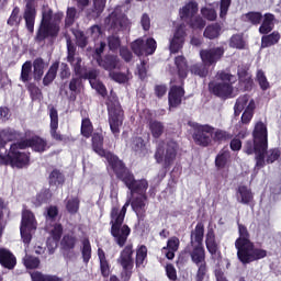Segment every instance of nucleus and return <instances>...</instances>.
Masks as SVG:
<instances>
[{
  "label": "nucleus",
  "instance_id": "f257e3e1",
  "mask_svg": "<svg viewBox=\"0 0 281 281\" xmlns=\"http://www.w3.org/2000/svg\"><path fill=\"white\" fill-rule=\"evenodd\" d=\"M138 181H145L146 187L142 191H133L127 188L131 194H137L132 200L126 201L125 204L120 207L113 206L110 212V234L117 247H124L117 259L119 265L124 269V271H131L133 269L135 261L133 259V255L135 254V249H133V244L128 243V236H131L132 229L127 224H124V220L126 218V211L128 210V205H131L133 212H135L138 222L145 221L146 218V203H148V180L142 178Z\"/></svg>",
  "mask_w": 281,
  "mask_h": 281
},
{
  "label": "nucleus",
  "instance_id": "f03ea898",
  "mask_svg": "<svg viewBox=\"0 0 281 281\" xmlns=\"http://www.w3.org/2000/svg\"><path fill=\"white\" fill-rule=\"evenodd\" d=\"M91 146L93 153L99 157H104L108 161V168L113 172L117 181H121L132 192H140L146 189L145 180H136L133 170L126 167V162L112 151L104 149V135L95 132L91 135Z\"/></svg>",
  "mask_w": 281,
  "mask_h": 281
},
{
  "label": "nucleus",
  "instance_id": "7ed1b4c3",
  "mask_svg": "<svg viewBox=\"0 0 281 281\" xmlns=\"http://www.w3.org/2000/svg\"><path fill=\"white\" fill-rule=\"evenodd\" d=\"M238 238L235 240V249H237V259L241 265H251L267 258V250L256 247L251 241L249 229L244 224H238Z\"/></svg>",
  "mask_w": 281,
  "mask_h": 281
},
{
  "label": "nucleus",
  "instance_id": "20e7f679",
  "mask_svg": "<svg viewBox=\"0 0 281 281\" xmlns=\"http://www.w3.org/2000/svg\"><path fill=\"white\" fill-rule=\"evenodd\" d=\"M269 149V132L267 131V125L259 121L256 123L252 131V140L249 139L244 145V153L246 155H256V168L260 170L267 166V160L265 156Z\"/></svg>",
  "mask_w": 281,
  "mask_h": 281
},
{
  "label": "nucleus",
  "instance_id": "39448f33",
  "mask_svg": "<svg viewBox=\"0 0 281 281\" xmlns=\"http://www.w3.org/2000/svg\"><path fill=\"white\" fill-rule=\"evenodd\" d=\"M178 153L179 143H177V140H160L156 147L154 159L156 160V164H162V168L168 170L177 160Z\"/></svg>",
  "mask_w": 281,
  "mask_h": 281
},
{
  "label": "nucleus",
  "instance_id": "423d86ee",
  "mask_svg": "<svg viewBox=\"0 0 281 281\" xmlns=\"http://www.w3.org/2000/svg\"><path fill=\"white\" fill-rule=\"evenodd\" d=\"M184 251L190 256L191 262L198 268L194 280L205 281V278H207V271H210L207 268L205 246H187Z\"/></svg>",
  "mask_w": 281,
  "mask_h": 281
},
{
  "label": "nucleus",
  "instance_id": "0eeeda50",
  "mask_svg": "<svg viewBox=\"0 0 281 281\" xmlns=\"http://www.w3.org/2000/svg\"><path fill=\"white\" fill-rule=\"evenodd\" d=\"M108 106V121L112 135L117 139L120 137V127L124 124V110L117 100H109Z\"/></svg>",
  "mask_w": 281,
  "mask_h": 281
},
{
  "label": "nucleus",
  "instance_id": "6e6552de",
  "mask_svg": "<svg viewBox=\"0 0 281 281\" xmlns=\"http://www.w3.org/2000/svg\"><path fill=\"white\" fill-rule=\"evenodd\" d=\"M15 166V168H25L30 164V154H25L16 149V145H11L7 153L0 151L1 166Z\"/></svg>",
  "mask_w": 281,
  "mask_h": 281
},
{
  "label": "nucleus",
  "instance_id": "1a4fd4ad",
  "mask_svg": "<svg viewBox=\"0 0 281 281\" xmlns=\"http://www.w3.org/2000/svg\"><path fill=\"white\" fill-rule=\"evenodd\" d=\"M193 134L192 139L196 146L201 148H207V146H212L213 135H214V126L210 124H199L193 123L192 125Z\"/></svg>",
  "mask_w": 281,
  "mask_h": 281
},
{
  "label": "nucleus",
  "instance_id": "9d476101",
  "mask_svg": "<svg viewBox=\"0 0 281 281\" xmlns=\"http://www.w3.org/2000/svg\"><path fill=\"white\" fill-rule=\"evenodd\" d=\"M104 24L112 32H124L127 27H131V20L121 11V9H114L105 19Z\"/></svg>",
  "mask_w": 281,
  "mask_h": 281
},
{
  "label": "nucleus",
  "instance_id": "9b49d317",
  "mask_svg": "<svg viewBox=\"0 0 281 281\" xmlns=\"http://www.w3.org/2000/svg\"><path fill=\"white\" fill-rule=\"evenodd\" d=\"M205 247L211 256V259L221 262L223 260V252H221V244L216 240V233L214 228H209L205 235Z\"/></svg>",
  "mask_w": 281,
  "mask_h": 281
},
{
  "label": "nucleus",
  "instance_id": "f8f14e48",
  "mask_svg": "<svg viewBox=\"0 0 281 281\" xmlns=\"http://www.w3.org/2000/svg\"><path fill=\"white\" fill-rule=\"evenodd\" d=\"M209 92L215 98H221L222 100H228L234 93V86L229 82L221 81H210L209 82Z\"/></svg>",
  "mask_w": 281,
  "mask_h": 281
},
{
  "label": "nucleus",
  "instance_id": "ddd939ff",
  "mask_svg": "<svg viewBox=\"0 0 281 281\" xmlns=\"http://www.w3.org/2000/svg\"><path fill=\"white\" fill-rule=\"evenodd\" d=\"M58 34H60V25L40 24L34 41L35 43H45L47 38H58Z\"/></svg>",
  "mask_w": 281,
  "mask_h": 281
},
{
  "label": "nucleus",
  "instance_id": "4468645a",
  "mask_svg": "<svg viewBox=\"0 0 281 281\" xmlns=\"http://www.w3.org/2000/svg\"><path fill=\"white\" fill-rule=\"evenodd\" d=\"M23 19L29 34H34V25H36V0H25Z\"/></svg>",
  "mask_w": 281,
  "mask_h": 281
},
{
  "label": "nucleus",
  "instance_id": "2eb2a0df",
  "mask_svg": "<svg viewBox=\"0 0 281 281\" xmlns=\"http://www.w3.org/2000/svg\"><path fill=\"white\" fill-rule=\"evenodd\" d=\"M225 49L223 47H214L200 50V57L204 65L212 67L223 58Z\"/></svg>",
  "mask_w": 281,
  "mask_h": 281
},
{
  "label": "nucleus",
  "instance_id": "dca6fc26",
  "mask_svg": "<svg viewBox=\"0 0 281 281\" xmlns=\"http://www.w3.org/2000/svg\"><path fill=\"white\" fill-rule=\"evenodd\" d=\"M186 36H188V34L186 33V25L180 24L179 26H177L173 33V37L170 40L169 50L171 52V54H179V50L183 49Z\"/></svg>",
  "mask_w": 281,
  "mask_h": 281
},
{
  "label": "nucleus",
  "instance_id": "f3484780",
  "mask_svg": "<svg viewBox=\"0 0 281 281\" xmlns=\"http://www.w3.org/2000/svg\"><path fill=\"white\" fill-rule=\"evenodd\" d=\"M60 245L64 251V257L71 260L76 255L74 249H76V246L78 245V237L74 233L65 234L61 238Z\"/></svg>",
  "mask_w": 281,
  "mask_h": 281
},
{
  "label": "nucleus",
  "instance_id": "a211bd4d",
  "mask_svg": "<svg viewBox=\"0 0 281 281\" xmlns=\"http://www.w3.org/2000/svg\"><path fill=\"white\" fill-rule=\"evenodd\" d=\"M178 85L179 86H171L169 90V106H171L172 109H177V106H180L183 95H186V89H183L184 85Z\"/></svg>",
  "mask_w": 281,
  "mask_h": 281
},
{
  "label": "nucleus",
  "instance_id": "6ab92c4d",
  "mask_svg": "<svg viewBox=\"0 0 281 281\" xmlns=\"http://www.w3.org/2000/svg\"><path fill=\"white\" fill-rule=\"evenodd\" d=\"M49 109V117H50V137L56 142H65V136L58 133V110L50 105Z\"/></svg>",
  "mask_w": 281,
  "mask_h": 281
},
{
  "label": "nucleus",
  "instance_id": "aec40b11",
  "mask_svg": "<svg viewBox=\"0 0 281 281\" xmlns=\"http://www.w3.org/2000/svg\"><path fill=\"white\" fill-rule=\"evenodd\" d=\"M199 13V2L191 0L179 9V16L181 21L188 22Z\"/></svg>",
  "mask_w": 281,
  "mask_h": 281
},
{
  "label": "nucleus",
  "instance_id": "412c9836",
  "mask_svg": "<svg viewBox=\"0 0 281 281\" xmlns=\"http://www.w3.org/2000/svg\"><path fill=\"white\" fill-rule=\"evenodd\" d=\"M19 139V132L12 127L0 130V153H8L5 145L8 142H14Z\"/></svg>",
  "mask_w": 281,
  "mask_h": 281
},
{
  "label": "nucleus",
  "instance_id": "4be33fe9",
  "mask_svg": "<svg viewBox=\"0 0 281 281\" xmlns=\"http://www.w3.org/2000/svg\"><path fill=\"white\" fill-rule=\"evenodd\" d=\"M175 65L177 67L178 71V78L179 81L176 80L173 82H177L178 85H186V78H188V74L190 69L188 68V59H186L183 56H177L175 58Z\"/></svg>",
  "mask_w": 281,
  "mask_h": 281
},
{
  "label": "nucleus",
  "instance_id": "5701e85b",
  "mask_svg": "<svg viewBox=\"0 0 281 281\" xmlns=\"http://www.w3.org/2000/svg\"><path fill=\"white\" fill-rule=\"evenodd\" d=\"M236 196L238 203H241L243 205H251V203H254V191L245 184L237 187Z\"/></svg>",
  "mask_w": 281,
  "mask_h": 281
},
{
  "label": "nucleus",
  "instance_id": "b1692460",
  "mask_svg": "<svg viewBox=\"0 0 281 281\" xmlns=\"http://www.w3.org/2000/svg\"><path fill=\"white\" fill-rule=\"evenodd\" d=\"M0 265L3 269L12 271L16 267V256L7 248H0Z\"/></svg>",
  "mask_w": 281,
  "mask_h": 281
},
{
  "label": "nucleus",
  "instance_id": "393cba45",
  "mask_svg": "<svg viewBox=\"0 0 281 281\" xmlns=\"http://www.w3.org/2000/svg\"><path fill=\"white\" fill-rule=\"evenodd\" d=\"M203 238H205V225H203V222H199L195 228L191 231L188 246H203Z\"/></svg>",
  "mask_w": 281,
  "mask_h": 281
},
{
  "label": "nucleus",
  "instance_id": "a878e982",
  "mask_svg": "<svg viewBox=\"0 0 281 281\" xmlns=\"http://www.w3.org/2000/svg\"><path fill=\"white\" fill-rule=\"evenodd\" d=\"M130 148L138 157H146L148 155V147L142 136L132 137Z\"/></svg>",
  "mask_w": 281,
  "mask_h": 281
},
{
  "label": "nucleus",
  "instance_id": "bb28decb",
  "mask_svg": "<svg viewBox=\"0 0 281 281\" xmlns=\"http://www.w3.org/2000/svg\"><path fill=\"white\" fill-rule=\"evenodd\" d=\"M99 67L105 69V71H113L117 69V65H120V57L117 55L108 54L103 58L97 59Z\"/></svg>",
  "mask_w": 281,
  "mask_h": 281
},
{
  "label": "nucleus",
  "instance_id": "cd10ccee",
  "mask_svg": "<svg viewBox=\"0 0 281 281\" xmlns=\"http://www.w3.org/2000/svg\"><path fill=\"white\" fill-rule=\"evenodd\" d=\"M63 13H55L52 10L45 11L42 14V20L40 22V25H60V22L63 21Z\"/></svg>",
  "mask_w": 281,
  "mask_h": 281
},
{
  "label": "nucleus",
  "instance_id": "c85d7f7f",
  "mask_svg": "<svg viewBox=\"0 0 281 281\" xmlns=\"http://www.w3.org/2000/svg\"><path fill=\"white\" fill-rule=\"evenodd\" d=\"M262 19L261 25L259 26V33L270 34V32H273V27H276V15L273 13H265Z\"/></svg>",
  "mask_w": 281,
  "mask_h": 281
},
{
  "label": "nucleus",
  "instance_id": "c756f323",
  "mask_svg": "<svg viewBox=\"0 0 281 281\" xmlns=\"http://www.w3.org/2000/svg\"><path fill=\"white\" fill-rule=\"evenodd\" d=\"M98 258L100 262V272L103 278H109L111 276V263L106 259V252L104 249L98 248Z\"/></svg>",
  "mask_w": 281,
  "mask_h": 281
},
{
  "label": "nucleus",
  "instance_id": "7c9ffc66",
  "mask_svg": "<svg viewBox=\"0 0 281 281\" xmlns=\"http://www.w3.org/2000/svg\"><path fill=\"white\" fill-rule=\"evenodd\" d=\"M52 196H54V194L52 193V190L44 188V189H41V191L36 194L32 203L33 205H35V207H41V205H45V203H48L49 201H52Z\"/></svg>",
  "mask_w": 281,
  "mask_h": 281
},
{
  "label": "nucleus",
  "instance_id": "2f4dec72",
  "mask_svg": "<svg viewBox=\"0 0 281 281\" xmlns=\"http://www.w3.org/2000/svg\"><path fill=\"white\" fill-rule=\"evenodd\" d=\"M148 128L154 139H159V137H161V135H164L166 131V125H164V122L157 120H149Z\"/></svg>",
  "mask_w": 281,
  "mask_h": 281
},
{
  "label": "nucleus",
  "instance_id": "473e14b6",
  "mask_svg": "<svg viewBox=\"0 0 281 281\" xmlns=\"http://www.w3.org/2000/svg\"><path fill=\"white\" fill-rule=\"evenodd\" d=\"M189 71L192 76H198L199 78H207L210 75V66L202 63H196L190 66Z\"/></svg>",
  "mask_w": 281,
  "mask_h": 281
},
{
  "label": "nucleus",
  "instance_id": "72a5a7b5",
  "mask_svg": "<svg viewBox=\"0 0 281 281\" xmlns=\"http://www.w3.org/2000/svg\"><path fill=\"white\" fill-rule=\"evenodd\" d=\"M31 148L34 153H45L49 147L47 145V139L35 135L31 137Z\"/></svg>",
  "mask_w": 281,
  "mask_h": 281
},
{
  "label": "nucleus",
  "instance_id": "f704fd0d",
  "mask_svg": "<svg viewBox=\"0 0 281 281\" xmlns=\"http://www.w3.org/2000/svg\"><path fill=\"white\" fill-rule=\"evenodd\" d=\"M65 173L60 169H53L48 176L49 186H55L56 188L65 186Z\"/></svg>",
  "mask_w": 281,
  "mask_h": 281
},
{
  "label": "nucleus",
  "instance_id": "c9c22d12",
  "mask_svg": "<svg viewBox=\"0 0 281 281\" xmlns=\"http://www.w3.org/2000/svg\"><path fill=\"white\" fill-rule=\"evenodd\" d=\"M32 66L34 80H42L43 75L45 74V59H43V57H37L33 60Z\"/></svg>",
  "mask_w": 281,
  "mask_h": 281
},
{
  "label": "nucleus",
  "instance_id": "e433bc0d",
  "mask_svg": "<svg viewBox=\"0 0 281 281\" xmlns=\"http://www.w3.org/2000/svg\"><path fill=\"white\" fill-rule=\"evenodd\" d=\"M34 221H36L34 213H32V211L30 210H24L22 212V221H21L20 227L26 228V229H36V225H34Z\"/></svg>",
  "mask_w": 281,
  "mask_h": 281
},
{
  "label": "nucleus",
  "instance_id": "4c0bfd02",
  "mask_svg": "<svg viewBox=\"0 0 281 281\" xmlns=\"http://www.w3.org/2000/svg\"><path fill=\"white\" fill-rule=\"evenodd\" d=\"M58 67H60V63L55 61L50 65L48 71L43 78L44 87H49L54 80H56V76L58 75Z\"/></svg>",
  "mask_w": 281,
  "mask_h": 281
},
{
  "label": "nucleus",
  "instance_id": "58836bf2",
  "mask_svg": "<svg viewBox=\"0 0 281 281\" xmlns=\"http://www.w3.org/2000/svg\"><path fill=\"white\" fill-rule=\"evenodd\" d=\"M232 158V153L229 149H221L217 156L215 157V166L218 170H223L227 166L229 159Z\"/></svg>",
  "mask_w": 281,
  "mask_h": 281
},
{
  "label": "nucleus",
  "instance_id": "ea45409f",
  "mask_svg": "<svg viewBox=\"0 0 281 281\" xmlns=\"http://www.w3.org/2000/svg\"><path fill=\"white\" fill-rule=\"evenodd\" d=\"M93 7L92 10L88 12L90 19H99L106 8V0H92Z\"/></svg>",
  "mask_w": 281,
  "mask_h": 281
},
{
  "label": "nucleus",
  "instance_id": "a19ab883",
  "mask_svg": "<svg viewBox=\"0 0 281 281\" xmlns=\"http://www.w3.org/2000/svg\"><path fill=\"white\" fill-rule=\"evenodd\" d=\"M280 32L274 31L270 34H263V36L261 37V45L262 47H273V45H278V43H280Z\"/></svg>",
  "mask_w": 281,
  "mask_h": 281
},
{
  "label": "nucleus",
  "instance_id": "79ce46f5",
  "mask_svg": "<svg viewBox=\"0 0 281 281\" xmlns=\"http://www.w3.org/2000/svg\"><path fill=\"white\" fill-rule=\"evenodd\" d=\"M221 24H210L205 27L203 36L204 38H209V41H214L215 38H218V36H221Z\"/></svg>",
  "mask_w": 281,
  "mask_h": 281
},
{
  "label": "nucleus",
  "instance_id": "37998d69",
  "mask_svg": "<svg viewBox=\"0 0 281 281\" xmlns=\"http://www.w3.org/2000/svg\"><path fill=\"white\" fill-rule=\"evenodd\" d=\"M81 258L82 262L85 265H89V261L91 260L92 256V249H91V241L89 240V237L83 238L81 241Z\"/></svg>",
  "mask_w": 281,
  "mask_h": 281
},
{
  "label": "nucleus",
  "instance_id": "c03bdc74",
  "mask_svg": "<svg viewBox=\"0 0 281 281\" xmlns=\"http://www.w3.org/2000/svg\"><path fill=\"white\" fill-rule=\"evenodd\" d=\"M82 85V78L81 77H72L69 81V91H71L70 95L68 97V100L70 102H76V98L78 95V88Z\"/></svg>",
  "mask_w": 281,
  "mask_h": 281
},
{
  "label": "nucleus",
  "instance_id": "a18cd8bd",
  "mask_svg": "<svg viewBox=\"0 0 281 281\" xmlns=\"http://www.w3.org/2000/svg\"><path fill=\"white\" fill-rule=\"evenodd\" d=\"M21 21H23V16H21V8L14 7L7 21V25H10V27H19Z\"/></svg>",
  "mask_w": 281,
  "mask_h": 281
},
{
  "label": "nucleus",
  "instance_id": "49530a36",
  "mask_svg": "<svg viewBox=\"0 0 281 281\" xmlns=\"http://www.w3.org/2000/svg\"><path fill=\"white\" fill-rule=\"evenodd\" d=\"M32 281H63V278L54 274H44L41 271H34L31 273Z\"/></svg>",
  "mask_w": 281,
  "mask_h": 281
},
{
  "label": "nucleus",
  "instance_id": "de8ad7c7",
  "mask_svg": "<svg viewBox=\"0 0 281 281\" xmlns=\"http://www.w3.org/2000/svg\"><path fill=\"white\" fill-rule=\"evenodd\" d=\"M215 80L217 82H228L229 85H232V87H234V82H236V77L225 70H218L215 75Z\"/></svg>",
  "mask_w": 281,
  "mask_h": 281
},
{
  "label": "nucleus",
  "instance_id": "09e8293b",
  "mask_svg": "<svg viewBox=\"0 0 281 281\" xmlns=\"http://www.w3.org/2000/svg\"><path fill=\"white\" fill-rule=\"evenodd\" d=\"M234 137L232 133L224 131V130H216L213 131V142H216L217 144H223V142H229Z\"/></svg>",
  "mask_w": 281,
  "mask_h": 281
},
{
  "label": "nucleus",
  "instance_id": "8fccbe9b",
  "mask_svg": "<svg viewBox=\"0 0 281 281\" xmlns=\"http://www.w3.org/2000/svg\"><path fill=\"white\" fill-rule=\"evenodd\" d=\"M20 80L22 82H30L32 80V63L30 60L22 65Z\"/></svg>",
  "mask_w": 281,
  "mask_h": 281
},
{
  "label": "nucleus",
  "instance_id": "3c124183",
  "mask_svg": "<svg viewBox=\"0 0 281 281\" xmlns=\"http://www.w3.org/2000/svg\"><path fill=\"white\" fill-rule=\"evenodd\" d=\"M81 135L89 139L93 135V123L89 117L82 119L81 121Z\"/></svg>",
  "mask_w": 281,
  "mask_h": 281
},
{
  "label": "nucleus",
  "instance_id": "603ef678",
  "mask_svg": "<svg viewBox=\"0 0 281 281\" xmlns=\"http://www.w3.org/2000/svg\"><path fill=\"white\" fill-rule=\"evenodd\" d=\"M191 30H203L206 25V22L201 18V15H194L187 21Z\"/></svg>",
  "mask_w": 281,
  "mask_h": 281
},
{
  "label": "nucleus",
  "instance_id": "864d4df0",
  "mask_svg": "<svg viewBox=\"0 0 281 281\" xmlns=\"http://www.w3.org/2000/svg\"><path fill=\"white\" fill-rule=\"evenodd\" d=\"M72 34L76 38V43L78 47H81V49H85V47L89 45V38L87 37V35H85V32L80 30H75L72 31Z\"/></svg>",
  "mask_w": 281,
  "mask_h": 281
},
{
  "label": "nucleus",
  "instance_id": "5fc2aeb1",
  "mask_svg": "<svg viewBox=\"0 0 281 281\" xmlns=\"http://www.w3.org/2000/svg\"><path fill=\"white\" fill-rule=\"evenodd\" d=\"M108 47L110 52H113L115 54V52L120 50V48L122 47V38H120V36L117 35L108 36Z\"/></svg>",
  "mask_w": 281,
  "mask_h": 281
},
{
  "label": "nucleus",
  "instance_id": "6e6d98bb",
  "mask_svg": "<svg viewBox=\"0 0 281 281\" xmlns=\"http://www.w3.org/2000/svg\"><path fill=\"white\" fill-rule=\"evenodd\" d=\"M133 54H135V56H138V58H140V56H144L145 50H144V40L143 38H137L134 42L131 43L130 45Z\"/></svg>",
  "mask_w": 281,
  "mask_h": 281
},
{
  "label": "nucleus",
  "instance_id": "4d7b16f0",
  "mask_svg": "<svg viewBox=\"0 0 281 281\" xmlns=\"http://www.w3.org/2000/svg\"><path fill=\"white\" fill-rule=\"evenodd\" d=\"M245 18L247 19L248 23H251V25H260L262 23L263 15L258 11H249L245 14Z\"/></svg>",
  "mask_w": 281,
  "mask_h": 281
},
{
  "label": "nucleus",
  "instance_id": "13d9d810",
  "mask_svg": "<svg viewBox=\"0 0 281 281\" xmlns=\"http://www.w3.org/2000/svg\"><path fill=\"white\" fill-rule=\"evenodd\" d=\"M76 14H78V10L75 7H69L66 11L65 18V27H71L74 23H76Z\"/></svg>",
  "mask_w": 281,
  "mask_h": 281
},
{
  "label": "nucleus",
  "instance_id": "bf43d9fd",
  "mask_svg": "<svg viewBox=\"0 0 281 281\" xmlns=\"http://www.w3.org/2000/svg\"><path fill=\"white\" fill-rule=\"evenodd\" d=\"M144 50L145 56H153V54L157 52V41L153 37H148L146 42H144Z\"/></svg>",
  "mask_w": 281,
  "mask_h": 281
},
{
  "label": "nucleus",
  "instance_id": "052dcab7",
  "mask_svg": "<svg viewBox=\"0 0 281 281\" xmlns=\"http://www.w3.org/2000/svg\"><path fill=\"white\" fill-rule=\"evenodd\" d=\"M229 47L234 49H245V40L240 34H234L229 41Z\"/></svg>",
  "mask_w": 281,
  "mask_h": 281
},
{
  "label": "nucleus",
  "instance_id": "680f3d73",
  "mask_svg": "<svg viewBox=\"0 0 281 281\" xmlns=\"http://www.w3.org/2000/svg\"><path fill=\"white\" fill-rule=\"evenodd\" d=\"M148 258V248H146L145 245H142L136 250V267H140V265H144V260Z\"/></svg>",
  "mask_w": 281,
  "mask_h": 281
},
{
  "label": "nucleus",
  "instance_id": "e2e57ef3",
  "mask_svg": "<svg viewBox=\"0 0 281 281\" xmlns=\"http://www.w3.org/2000/svg\"><path fill=\"white\" fill-rule=\"evenodd\" d=\"M66 210L69 214H78V210H80V200L78 198H74L67 201Z\"/></svg>",
  "mask_w": 281,
  "mask_h": 281
},
{
  "label": "nucleus",
  "instance_id": "0e129e2a",
  "mask_svg": "<svg viewBox=\"0 0 281 281\" xmlns=\"http://www.w3.org/2000/svg\"><path fill=\"white\" fill-rule=\"evenodd\" d=\"M257 81L259 83L261 91H267V89H270L271 87V85H269V80H267L265 71L262 70L257 71Z\"/></svg>",
  "mask_w": 281,
  "mask_h": 281
},
{
  "label": "nucleus",
  "instance_id": "69168bd1",
  "mask_svg": "<svg viewBox=\"0 0 281 281\" xmlns=\"http://www.w3.org/2000/svg\"><path fill=\"white\" fill-rule=\"evenodd\" d=\"M40 266L41 259H38V257L26 256L24 258V267H26V269H38Z\"/></svg>",
  "mask_w": 281,
  "mask_h": 281
},
{
  "label": "nucleus",
  "instance_id": "338daca9",
  "mask_svg": "<svg viewBox=\"0 0 281 281\" xmlns=\"http://www.w3.org/2000/svg\"><path fill=\"white\" fill-rule=\"evenodd\" d=\"M27 91L30 92L32 100H41L43 98V91L34 83L29 85Z\"/></svg>",
  "mask_w": 281,
  "mask_h": 281
},
{
  "label": "nucleus",
  "instance_id": "774afa93",
  "mask_svg": "<svg viewBox=\"0 0 281 281\" xmlns=\"http://www.w3.org/2000/svg\"><path fill=\"white\" fill-rule=\"evenodd\" d=\"M281 151L279 148H272L268 151L267 158H266V164H276L278 159H280Z\"/></svg>",
  "mask_w": 281,
  "mask_h": 281
}]
</instances>
